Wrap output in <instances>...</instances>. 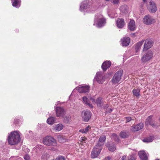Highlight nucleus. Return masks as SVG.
Wrapping results in <instances>:
<instances>
[{"label": "nucleus", "instance_id": "obj_1", "mask_svg": "<svg viewBox=\"0 0 160 160\" xmlns=\"http://www.w3.org/2000/svg\"><path fill=\"white\" fill-rule=\"evenodd\" d=\"M20 140V135L17 131L11 132L8 137V142L11 145H13L18 143Z\"/></svg>", "mask_w": 160, "mask_h": 160}, {"label": "nucleus", "instance_id": "obj_2", "mask_svg": "<svg viewBox=\"0 0 160 160\" xmlns=\"http://www.w3.org/2000/svg\"><path fill=\"white\" fill-rule=\"evenodd\" d=\"M106 23V20L103 16L99 14L97 15L94 20V23L97 27L100 28L102 27Z\"/></svg>", "mask_w": 160, "mask_h": 160}, {"label": "nucleus", "instance_id": "obj_3", "mask_svg": "<svg viewBox=\"0 0 160 160\" xmlns=\"http://www.w3.org/2000/svg\"><path fill=\"white\" fill-rule=\"evenodd\" d=\"M43 142L44 144L48 146H55L57 145L56 140L50 136H47L43 138Z\"/></svg>", "mask_w": 160, "mask_h": 160}, {"label": "nucleus", "instance_id": "obj_4", "mask_svg": "<svg viewBox=\"0 0 160 160\" xmlns=\"http://www.w3.org/2000/svg\"><path fill=\"white\" fill-rule=\"evenodd\" d=\"M122 72V70H120L115 73L112 80V82L113 84H116L120 81L121 79Z\"/></svg>", "mask_w": 160, "mask_h": 160}, {"label": "nucleus", "instance_id": "obj_5", "mask_svg": "<svg viewBox=\"0 0 160 160\" xmlns=\"http://www.w3.org/2000/svg\"><path fill=\"white\" fill-rule=\"evenodd\" d=\"M102 149V147L99 146L98 145H96L92 151L91 157L92 158L97 157L100 154Z\"/></svg>", "mask_w": 160, "mask_h": 160}, {"label": "nucleus", "instance_id": "obj_6", "mask_svg": "<svg viewBox=\"0 0 160 160\" xmlns=\"http://www.w3.org/2000/svg\"><path fill=\"white\" fill-rule=\"evenodd\" d=\"M153 54L152 51L149 50L141 58V60L143 62H146L151 59L153 57Z\"/></svg>", "mask_w": 160, "mask_h": 160}, {"label": "nucleus", "instance_id": "obj_7", "mask_svg": "<svg viewBox=\"0 0 160 160\" xmlns=\"http://www.w3.org/2000/svg\"><path fill=\"white\" fill-rule=\"evenodd\" d=\"M153 41L151 38L147 39L145 42L143 48V51H146L151 48L153 46Z\"/></svg>", "mask_w": 160, "mask_h": 160}, {"label": "nucleus", "instance_id": "obj_8", "mask_svg": "<svg viewBox=\"0 0 160 160\" xmlns=\"http://www.w3.org/2000/svg\"><path fill=\"white\" fill-rule=\"evenodd\" d=\"M147 8L150 12L152 13L155 12L157 10L156 4L153 1H150L147 6Z\"/></svg>", "mask_w": 160, "mask_h": 160}, {"label": "nucleus", "instance_id": "obj_9", "mask_svg": "<svg viewBox=\"0 0 160 160\" xmlns=\"http://www.w3.org/2000/svg\"><path fill=\"white\" fill-rule=\"evenodd\" d=\"M91 113L89 110H84L82 112V117L83 121L85 122H88L91 118Z\"/></svg>", "mask_w": 160, "mask_h": 160}, {"label": "nucleus", "instance_id": "obj_10", "mask_svg": "<svg viewBox=\"0 0 160 160\" xmlns=\"http://www.w3.org/2000/svg\"><path fill=\"white\" fill-rule=\"evenodd\" d=\"M90 88V86L89 85H85L83 86L78 87L76 89L79 93H85L89 92Z\"/></svg>", "mask_w": 160, "mask_h": 160}, {"label": "nucleus", "instance_id": "obj_11", "mask_svg": "<svg viewBox=\"0 0 160 160\" xmlns=\"http://www.w3.org/2000/svg\"><path fill=\"white\" fill-rule=\"evenodd\" d=\"M154 20L149 15H146L144 17L143 21V23L147 25H150L152 24Z\"/></svg>", "mask_w": 160, "mask_h": 160}, {"label": "nucleus", "instance_id": "obj_12", "mask_svg": "<svg viewBox=\"0 0 160 160\" xmlns=\"http://www.w3.org/2000/svg\"><path fill=\"white\" fill-rule=\"evenodd\" d=\"M56 116L57 117L63 116L64 113V110L63 108L57 107L56 108Z\"/></svg>", "mask_w": 160, "mask_h": 160}, {"label": "nucleus", "instance_id": "obj_13", "mask_svg": "<svg viewBox=\"0 0 160 160\" xmlns=\"http://www.w3.org/2000/svg\"><path fill=\"white\" fill-rule=\"evenodd\" d=\"M143 128V125L142 123H139L137 125L132 127L131 130L133 132L138 131L142 129Z\"/></svg>", "mask_w": 160, "mask_h": 160}, {"label": "nucleus", "instance_id": "obj_14", "mask_svg": "<svg viewBox=\"0 0 160 160\" xmlns=\"http://www.w3.org/2000/svg\"><path fill=\"white\" fill-rule=\"evenodd\" d=\"M153 116L150 115L148 116L147 119L145 123L147 125H150L153 127H155V125L154 123V121L152 118Z\"/></svg>", "mask_w": 160, "mask_h": 160}, {"label": "nucleus", "instance_id": "obj_15", "mask_svg": "<svg viewBox=\"0 0 160 160\" xmlns=\"http://www.w3.org/2000/svg\"><path fill=\"white\" fill-rule=\"evenodd\" d=\"M125 24L124 20L122 18H118L116 21V26L119 28H122Z\"/></svg>", "mask_w": 160, "mask_h": 160}, {"label": "nucleus", "instance_id": "obj_16", "mask_svg": "<svg viewBox=\"0 0 160 160\" xmlns=\"http://www.w3.org/2000/svg\"><path fill=\"white\" fill-rule=\"evenodd\" d=\"M111 65L110 61H106L103 63L102 65V68L104 71H106L107 69L109 68Z\"/></svg>", "mask_w": 160, "mask_h": 160}, {"label": "nucleus", "instance_id": "obj_17", "mask_svg": "<svg viewBox=\"0 0 160 160\" xmlns=\"http://www.w3.org/2000/svg\"><path fill=\"white\" fill-rule=\"evenodd\" d=\"M122 45L123 46H128L130 42V39L129 37H124L121 40Z\"/></svg>", "mask_w": 160, "mask_h": 160}, {"label": "nucleus", "instance_id": "obj_18", "mask_svg": "<svg viewBox=\"0 0 160 160\" xmlns=\"http://www.w3.org/2000/svg\"><path fill=\"white\" fill-rule=\"evenodd\" d=\"M138 155L140 158L142 160H148V156L144 151H140L138 152Z\"/></svg>", "mask_w": 160, "mask_h": 160}, {"label": "nucleus", "instance_id": "obj_19", "mask_svg": "<svg viewBox=\"0 0 160 160\" xmlns=\"http://www.w3.org/2000/svg\"><path fill=\"white\" fill-rule=\"evenodd\" d=\"M106 139V137L105 135H102L100 137L98 142L97 145H98L99 146L102 147Z\"/></svg>", "mask_w": 160, "mask_h": 160}, {"label": "nucleus", "instance_id": "obj_20", "mask_svg": "<svg viewBox=\"0 0 160 160\" xmlns=\"http://www.w3.org/2000/svg\"><path fill=\"white\" fill-rule=\"evenodd\" d=\"M128 29L131 31H133L135 28V22L134 20L131 19L129 23Z\"/></svg>", "mask_w": 160, "mask_h": 160}, {"label": "nucleus", "instance_id": "obj_21", "mask_svg": "<svg viewBox=\"0 0 160 160\" xmlns=\"http://www.w3.org/2000/svg\"><path fill=\"white\" fill-rule=\"evenodd\" d=\"M82 100L83 102L86 105H88L90 108H93V106L92 104L89 102V100L86 97H83L82 98Z\"/></svg>", "mask_w": 160, "mask_h": 160}, {"label": "nucleus", "instance_id": "obj_22", "mask_svg": "<svg viewBox=\"0 0 160 160\" xmlns=\"http://www.w3.org/2000/svg\"><path fill=\"white\" fill-rule=\"evenodd\" d=\"M144 42V40H142L139 42L135 45V48L136 52H138V50H139Z\"/></svg>", "mask_w": 160, "mask_h": 160}, {"label": "nucleus", "instance_id": "obj_23", "mask_svg": "<svg viewBox=\"0 0 160 160\" xmlns=\"http://www.w3.org/2000/svg\"><path fill=\"white\" fill-rule=\"evenodd\" d=\"M87 140V138L85 137H81L79 140V144L84 146L86 145V142Z\"/></svg>", "mask_w": 160, "mask_h": 160}, {"label": "nucleus", "instance_id": "obj_24", "mask_svg": "<svg viewBox=\"0 0 160 160\" xmlns=\"http://www.w3.org/2000/svg\"><path fill=\"white\" fill-rule=\"evenodd\" d=\"M100 74V73H97V75L98 76L96 77V79L97 81L99 83H102L105 81V79L103 77H102L101 76H100V75L98 76V74Z\"/></svg>", "mask_w": 160, "mask_h": 160}, {"label": "nucleus", "instance_id": "obj_25", "mask_svg": "<svg viewBox=\"0 0 160 160\" xmlns=\"http://www.w3.org/2000/svg\"><path fill=\"white\" fill-rule=\"evenodd\" d=\"M63 127V125L62 124H58L53 129V130L55 132L59 131L62 130Z\"/></svg>", "mask_w": 160, "mask_h": 160}, {"label": "nucleus", "instance_id": "obj_26", "mask_svg": "<svg viewBox=\"0 0 160 160\" xmlns=\"http://www.w3.org/2000/svg\"><path fill=\"white\" fill-rule=\"evenodd\" d=\"M21 2L20 0H14L12 3V5L14 7L18 8L20 7Z\"/></svg>", "mask_w": 160, "mask_h": 160}, {"label": "nucleus", "instance_id": "obj_27", "mask_svg": "<svg viewBox=\"0 0 160 160\" xmlns=\"http://www.w3.org/2000/svg\"><path fill=\"white\" fill-rule=\"evenodd\" d=\"M91 129V127L88 126L85 128L79 130V132L82 133H86L88 132L89 130Z\"/></svg>", "mask_w": 160, "mask_h": 160}, {"label": "nucleus", "instance_id": "obj_28", "mask_svg": "<svg viewBox=\"0 0 160 160\" xmlns=\"http://www.w3.org/2000/svg\"><path fill=\"white\" fill-rule=\"evenodd\" d=\"M119 135L122 138H125L128 137V134L126 131H123L120 133Z\"/></svg>", "mask_w": 160, "mask_h": 160}, {"label": "nucleus", "instance_id": "obj_29", "mask_svg": "<svg viewBox=\"0 0 160 160\" xmlns=\"http://www.w3.org/2000/svg\"><path fill=\"white\" fill-rule=\"evenodd\" d=\"M55 118L54 117H50L47 120V122L49 124H52L55 122Z\"/></svg>", "mask_w": 160, "mask_h": 160}, {"label": "nucleus", "instance_id": "obj_30", "mask_svg": "<svg viewBox=\"0 0 160 160\" xmlns=\"http://www.w3.org/2000/svg\"><path fill=\"white\" fill-rule=\"evenodd\" d=\"M107 147H108L109 150L111 152L114 151L116 149V146L113 144H111L108 146V144L107 145Z\"/></svg>", "mask_w": 160, "mask_h": 160}, {"label": "nucleus", "instance_id": "obj_31", "mask_svg": "<svg viewBox=\"0 0 160 160\" xmlns=\"http://www.w3.org/2000/svg\"><path fill=\"white\" fill-rule=\"evenodd\" d=\"M50 156L47 153L43 154L41 157V159L42 160H48L50 158Z\"/></svg>", "mask_w": 160, "mask_h": 160}, {"label": "nucleus", "instance_id": "obj_32", "mask_svg": "<svg viewBox=\"0 0 160 160\" xmlns=\"http://www.w3.org/2000/svg\"><path fill=\"white\" fill-rule=\"evenodd\" d=\"M140 90L139 89H134L132 90V92L133 93V95L136 96V97H138L140 95Z\"/></svg>", "mask_w": 160, "mask_h": 160}, {"label": "nucleus", "instance_id": "obj_33", "mask_svg": "<svg viewBox=\"0 0 160 160\" xmlns=\"http://www.w3.org/2000/svg\"><path fill=\"white\" fill-rule=\"evenodd\" d=\"M102 98L100 97L97 99L96 103L98 107H101V105L102 103Z\"/></svg>", "mask_w": 160, "mask_h": 160}, {"label": "nucleus", "instance_id": "obj_34", "mask_svg": "<svg viewBox=\"0 0 160 160\" xmlns=\"http://www.w3.org/2000/svg\"><path fill=\"white\" fill-rule=\"evenodd\" d=\"M153 138L152 137H150L144 138L142 140V141L145 142H149L152 141Z\"/></svg>", "mask_w": 160, "mask_h": 160}, {"label": "nucleus", "instance_id": "obj_35", "mask_svg": "<svg viewBox=\"0 0 160 160\" xmlns=\"http://www.w3.org/2000/svg\"><path fill=\"white\" fill-rule=\"evenodd\" d=\"M111 138L114 141L118 142L119 140L118 135L115 133H113L111 136Z\"/></svg>", "mask_w": 160, "mask_h": 160}, {"label": "nucleus", "instance_id": "obj_36", "mask_svg": "<svg viewBox=\"0 0 160 160\" xmlns=\"http://www.w3.org/2000/svg\"><path fill=\"white\" fill-rule=\"evenodd\" d=\"M64 121L63 122L66 123H69L70 122V118L69 117L65 116L63 117Z\"/></svg>", "mask_w": 160, "mask_h": 160}, {"label": "nucleus", "instance_id": "obj_37", "mask_svg": "<svg viewBox=\"0 0 160 160\" xmlns=\"http://www.w3.org/2000/svg\"><path fill=\"white\" fill-rule=\"evenodd\" d=\"M88 6V4H82L80 6V10L81 11H83L84 9L87 8Z\"/></svg>", "mask_w": 160, "mask_h": 160}, {"label": "nucleus", "instance_id": "obj_38", "mask_svg": "<svg viewBox=\"0 0 160 160\" xmlns=\"http://www.w3.org/2000/svg\"><path fill=\"white\" fill-rule=\"evenodd\" d=\"M125 118L126 119V122H128L131 121L132 120H134V119L132 118L131 117H125Z\"/></svg>", "mask_w": 160, "mask_h": 160}, {"label": "nucleus", "instance_id": "obj_39", "mask_svg": "<svg viewBox=\"0 0 160 160\" xmlns=\"http://www.w3.org/2000/svg\"><path fill=\"white\" fill-rule=\"evenodd\" d=\"M135 156L134 155L129 156L128 157V160H135Z\"/></svg>", "mask_w": 160, "mask_h": 160}, {"label": "nucleus", "instance_id": "obj_40", "mask_svg": "<svg viewBox=\"0 0 160 160\" xmlns=\"http://www.w3.org/2000/svg\"><path fill=\"white\" fill-rule=\"evenodd\" d=\"M56 160H66L64 157L62 156H60L58 157Z\"/></svg>", "mask_w": 160, "mask_h": 160}, {"label": "nucleus", "instance_id": "obj_41", "mask_svg": "<svg viewBox=\"0 0 160 160\" xmlns=\"http://www.w3.org/2000/svg\"><path fill=\"white\" fill-rule=\"evenodd\" d=\"M25 160H30V157L28 154L25 155L24 157Z\"/></svg>", "mask_w": 160, "mask_h": 160}, {"label": "nucleus", "instance_id": "obj_42", "mask_svg": "<svg viewBox=\"0 0 160 160\" xmlns=\"http://www.w3.org/2000/svg\"><path fill=\"white\" fill-rule=\"evenodd\" d=\"M112 110L110 108H109L107 109L106 111V113H110L112 112Z\"/></svg>", "mask_w": 160, "mask_h": 160}, {"label": "nucleus", "instance_id": "obj_43", "mask_svg": "<svg viewBox=\"0 0 160 160\" xmlns=\"http://www.w3.org/2000/svg\"><path fill=\"white\" fill-rule=\"evenodd\" d=\"M119 0H113V3L114 4H117L119 2Z\"/></svg>", "mask_w": 160, "mask_h": 160}, {"label": "nucleus", "instance_id": "obj_44", "mask_svg": "<svg viewBox=\"0 0 160 160\" xmlns=\"http://www.w3.org/2000/svg\"><path fill=\"white\" fill-rule=\"evenodd\" d=\"M19 122V120L18 119H14V123L15 124H17Z\"/></svg>", "mask_w": 160, "mask_h": 160}, {"label": "nucleus", "instance_id": "obj_45", "mask_svg": "<svg viewBox=\"0 0 160 160\" xmlns=\"http://www.w3.org/2000/svg\"><path fill=\"white\" fill-rule=\"evenodd\" d=\"M58 141H59V142H63L62 138V137L61 136H60L59 137H58Z\"/></svg>", "mask_w": 160, "mask_h": 160}, {"label": "nucleus", "instance_id": "obj_46", "mask_svg": "<svg viewBox=\"0 0 160 160\" xmlns=\"http://www.w3.org/2000/svg\"><path fill=\"white\" fill-rule=\"evenodd\" d=\"M121 160H127V157L125 155L123 156L121 159Z\"/></svg>", "mask_w": 160, "mask_h": 160}, {"label": "nucleus", "instance_id": "obj_47", "mask_svg": "<svg viewBox=\"0 0 160 160\" xmlns=\"http://www.w3.org/2000/svg\"><path fill=\"white\" fill-rule=\"evenodd\" d=\"M108 104H105L104 105V106L103 107V108L104 109H106L107 108H108Z\"/></svg>", "mask_w": 160, "mask_h": 160}, {"label": "nucleus", "instance_id": "obj_48", "mask_svg": "<svg viewBox=\"0 0 160 160\" xmlns=\"http://www.w3.org/2000/svg\"><path fill=\"white\" fill-rule=\"evenodd\" d=\"M104 160H111V158L110 157L108 156L105 158Z\"/></svg>", "mask_w": 160, "mask_h": 160}, {"label": "nucleus", "instance_id": "obj_49", "mask_svg": "<svg viewBox=\"0 0 160 160\" xmlns=\"http://www.w3.org/2000/svg\"><path fill=\"white\" fill-rule=\"evenodd\" d=\"M126 7V6L125 5H122V6H121V9H120L121 10H122V8H125Z\"/></svg>", "mask_w": 160, "mask_h": 160}, {"label": "nucleus", "instance_id": "obj_50", "mask_svg": "<svg viewBox=\"0 0 160 160\" xmlns=\"http://www.w3.org/2000/svg\"><path fill=\"white\" fill-rule=\"evenodd\" d=\"M144 2H145L146 1V0H142Z\"/></svg>", "mask_w": 160, "mask_h": 160}, {"label": "nucleus", "instance_id": "obj_51", "mask_svg": "<svg viewBox=\"0 0 160 160\" xmlns=\"http://www.w3.org/2000/svg\"><path fill=\"white\" fill-rule=\"evenodd\" d=\"M155 160H159V159H155Z\"/></svg>", "mask_w": 160, "mask_h": 160}]
</instances>
